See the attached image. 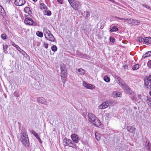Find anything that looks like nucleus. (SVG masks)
<instances>
[{
  "label": "nucleus",
  "mask_w": 151,
  "mask_h": 151,
  "mask_svg": "<svg viewBox=\"0 0 151 151\" xmlns=\"http://www.w3.org/2000/svg\"><path fill=\"white\" fill-rule=\"evenodd\" d=\"M119 83L125 92L131 95H133V91H132L130 88L123 81L120 80Z\"/></svg>",
  "instance_id": "f257e3e1"
},
{
  "label": "nucleus",
  "mask_w": 151,
  "mask_h": 151,
  "mask_svg": "<svg viewBox=\"0 0 151 151\" xmlns=\"http://www.w3.org/2000/svg\"><path fill=\"white\" fill-rule=\"evenodd\" d=\"M22 135L20 139V140L22 142L23 144L26 147H28L29 146V143L28 137L27 133H22Z\"/></svg>",
  "instance_id": "f03ea898"
},
{
  "label": "nucleus",
  "mask_w": 151,
  "mask_h": 151,
  "mask_svg": "<svg viewBox=\"0 0 151 151\" xmlns=\"http://www.w3.org/2000/svg\"><path fill=\"white\" fill-rule=\"evenodd\" d=\"M144 84L148 89H151V75L145 77ZM149 94L151 96V90L149 92Z\"/></svg>",
  "instance_id": "7ed1b4c3"
},
{
  "label": "nucleus",
  "mask_w": 151,
  "mask_h": 151,
  "mask_svg": "<svg viewBox=\"0 0 151 151\" xmlns=\"http://www.w3.org/2000/svg\"><path fill=\"white\" fill-rule=\"evenodd\" d=\"M63 143L65 146H68L72 147L73 148L76 149V145L72 141L68 139H64L63 140Z\"/></svg>",
  "instance_id": "20e7f679"
},
{
  "label": "nucleus",
  "mask_w": 151,
  "mask_h": 151,
  "mask_svg": "<svg viewBox=\"0 0 151 151\" xmlns=\"http://www.w3.org/2000/svg\"><path fill=\"white\" fill-rule=\"evenodd\" d=\"M67 74V70L61 71V77L62 80L64 83L66 81Z\"/></svg>",
  "instance_id": "39448f33"
},
{
  "label": "nucleus",
  "mask_w": 151,
  "mask_h": 151,
  "mask_svg": "<svg viewBox=\"0 0 151 151\" xmlns=\"http://www.w3.org/2000/svg\"><path fill=\"white\" fill-rule=\"evenodd\" d=\"M24 23L26 24L32 25L33 24L34 21L30 18L27 17L25 19Z\"/></svg>",
  "instance_id": "423d86ee"
},
{
  "label": "nucleus",
  "mask_w": 151,
  "mask_h": 151,
  "mask_svg": "<svg viewBox=\"0 0 151 151\" xmlns=\"http://www.w3.org/2000/svg\"><path fill=\"white\" fill-rule=\"evenodd\" d=\"M71 137L73 141L76 143H77L80 140L79 137L76 134H72L71 136Z\"/></svg>",
  "instance_id": "0eeeda50"
},
{
  "label": "nucleus",
  "mask_w": 151,
  "mask_h": 151,
  "mask_svg": "<svg viewBox=\"0 0 151 151\" xmlns=\"http://www.w3.org/2000/svg\"><path fill=\"white\" fill-rule=\"evenodd\" d=\"M88 120L91 121L92 123L97 118L93 114L91 113H88Z\"/></svg>",
  "instance_id": "6e6552de"
},
{
  "label": "nucleus",
  "mask_w": 151,
  "mask_h": 151,
  "mask_svg": "<svg viewBox=\"0 0 151 151\" xmlns=\"http://www.w3.org/2000/svg\"><path fill=\"white\" fill-rule=\"evenodd\" d=\"M70 4L73 8L75 10H77L79 9V4L77 3L75 1H74L72 2H71Z\"/></svg>",
  "instance_id": "1a4fd4ad"
},
{
  "label": "nucleus",
  "mask_w": 151,
  "mask_h": 151,
  "mask_svg": "<svg viewBox=\"0 0 151 151\" xmlns=\"http://www.w3.org/2000/svg\"><path fill=\"white\" fill-rule=\"evenodd\" d=\"M25 2V0H16L14 3L17 6H20L24 5Z\"/></svg>",
  "instance_id": "9d476101"
},
{
  "label": "nucleus",
  "mask_w": 151,
  "mask_h": 151,
  "mask_svg": "<svg viewBox=\"0 0 151 151\" xmlns=\"http://www.w3.org/2000/svg\"><path fill=\"white\" fill-rule=\"evenodd\" d=\"M37 101L38 103L46 105L47 101L43 97H40L37 98Z\"/></svg>",
  "instance_id": "9b49d317"
},
{
  "label": "nucleus",
  "mask_w": 151,
  "mask_h": 151,
  "mask_svg": "<svg viewBox=\"0 0 151 151\" xmlns=\"http://www.w3.org/2000/svg\"><path fill=\"white\" fill-rule=\"evenodd\" d=\"M46 38L51 42H53L55 40V38L52 35L51 33L49 35L45 36Z\"/></svg>",
  "instance_id": "f8f14e48"
},
{
  "label": "nucleus",
  "mask_w": 151,
  "mask_h": 151,
  "mask_svg": "<svg viewBox=\"0 0 151 151\" xmlns=\"http://www.w3.org/2000/svg\"><path fill=\"white\" fill-rule=\"evenodd\" d=\"M92 123L95 126L98 127H99L100 126L101 124V123L100 121L98 118H97V119H96L95 120L92 122Z\"/></svg>",
  "instance_id": "ddd939ff"
},
{
  "label": "nucleus",
  "mask_w": 151,
  "mask_h": 151,
  "mask_svg": "<svg viewBox=\"0 0 151 151\" xmlns=\"http://www.w3.org/2000/svg\"><path fill=\"white\" fill-rule=\"evenodd\" d=\"M83 84L85 87L88 89H92L94 88V86L91 84L86 83L85 81L83 82Z\"/></svg>",
  "instance_id": "4468645a"
},
{
  "label": "nucleus",
  "mask_w": 151,
  "mask_h": 151,
  "mask_svg": "<svg viewBox=\"0 0 151 151\" xmlns=\"http://www.w3.org/2000/svg\"><path fill=\"white\" fill-rule=\"evenodd\" d=\"M108 106V103L104 102H103L102 104L99 106V109H104L106 108Z\"/></svg>",
  "instance_id": "2eb2a0df"
},
{
  "label": "nucleus",
  "mask_w": 151,
  "mask_h": 151,
  "mask_svg": "<svg viewBox=\"0 0 151 151\" xmlns=\"http://www.w3.org/2000/svg\"><path fill=\"white\" fill-rule=\"evenodd\" d=\"M127 131L129 132L132 133H133L135 131L136 128H133L131 126H127Z\"/></svg>",
  "instance_id": "dca6fc26"
},
{
  "label": "nucleus",
  "mask_w": 151,
  "mask_h": 151,
  "mask_svg": "<svg viewBox=\"0 0 151 151\" xmlns=\"http://www.w3.org/2000/svg\"><path fill=\"white\" fill-rule=\"evenodd\" d=\"M24 11L25 12L28 13L30 15L32 14L31 11L28 7H25L24 9Z\"/></svg>",
  "instance_id": "f3484780"
},
{
  "label": "nucleus",
  "mask_w": 151,
  "mask_h": 151,
  "mask_svg": "<svg viewBox=\"0 0 151 151\" xmlns=\"http://www.w3.org/2000/svg\"><path fill=\"white\" fill-rule=\"evenodd\" d=\"M144 42H145V43H147V44H151V37H146L145 38V40Z\"/></svg>",
  "instance_id": "a211bd4d"
},
{
  "label": "nucleus",
  "mask_w": 151,
  "mask_h": 151,
  "mask_svg": "<svg viewBox=\"0 0 151 151\" xmlns=\"http://www.w3.org/2000/svg\"><path fill=\"white\" fill-rule=\"evenodd\" d=\"M40 8L41 10H46L47 9V7L45 5L44 3H40Z\"/></svg>",
  "instance_id": "6ab92c4d"
},
{
  "label": "nucleus",
  "mask_w": 151,
  "mask_h": 151,
  "mask_svg": "<svg viewBox=\"0 0 151 151\" xmlns=\"http://www.w3.org/2000/svg\"><path fill=\"white\" fill-rule=\"evenodd\" d=\"M43 32L45 37L46 35H48L51 33L50 31L47 29L46 28H44Z\"/></svg>",
  "instance_id": "aec40b11"
},
{
  "label": "nucleus",
  "mask_w": 151,
  "mask_h": 151,
  "mask_svg": "<svg viewBox=\"0 0 151 151\" xmlns=\"http://www.w3.org/2000/svg\"><path fill=\"white\" fill-rule=\"evenodd\" d=\"M146 100L148 106L150 107H151V98L150 97H147Z\"/></svg>",
  "instance_id": "412c9836"
},
{
  "label": "nucleus",
  "mask_w": 151,
  "mask_h": 151,
  "mask_svg": "<svg viewBox=\"0 0 151 151\" xmlns=\"http://www.w3.org/2000/svg\"><path fill=\"white\" fill-rule=\"evenodd\" d=\"M151 56V51L146 52L145 54L143 55L142 58H145Z\"/></svg>",
  "instance_id": "4be33fe9"
},
{
  "label": "nucleus",
  "mask_w": 151,
  "mask_h": 151,
  "mask_svg": "<svg viewBox=\"0 0 151 151\" xmlns=\"http://www.w3.org/2000/svg\"><path fill=\"white\" fill-rule=\"evenodd\" d=\"M95 136L96 139L98 140L99 141L101 138V135L99 133L97 132H96L95 133Z\"/></svg>",
  "instance_id": "5701e85b"
},
{
  "label": "nucleus",
  "mask_w": 151,
  "mask_h": 151,
  "mask_svg": "<svg viewBox=\"0 0 151 151\" xmlns=\"http://www.w3.org/2000/svg\"><path fill=\"white\" fill-rule=\"evenodd\" d=\"M78 71L80 75H83L85 73V71L82 68H80L78 69Z\"/></svg>",
  "instance_id": "b1692460"
},
{
  "label": "nucleus",
  "mask_w": 151,
  "mask_h": 151,
  "mask_svg": "<svg viewBox=\"0 0 151 151\" xmlns=\"http://www.w3.org/2000/svg\"><path fill=\"white\" fill-rule=\"evenodd\" d=\"M0 13L2 16H4L5 14L4 10L3 7L0 5Z\"/></svg>",
  "instance_id": "393cba45"
},
{
  "label": "nucleus",
  "mask_w": 151,
  "mask_h": 151,
  "mask_svg": "<svg viewBox=\"0 0 151 151\" xmlns=\"http://www.w3.org/2000/svg\"><path fill=\"white\" fill-rule=\"evenodd\" d=\"M140 23V22L139 21L136 19H133L132 25H138Z\"/></svg>",
  "instance_id": "a878e982"
},
{
  "label": "nucleus",
  "mask_w": 151,
  "mask_h": 151,
  "mask_svg": "<svg viewBox=\"0 0 151 151\" xmlns=\"http://www.w3.org/2000/svg\"><path fill=\"white\" fill-rule=\"evenodd\" d=\"M60 66L61 71L67 70L64 64H63L62 65V64H61Z\"/></svg>",
  "instance_id": "bb28decb"
},
{
  "label": "nucleus",
  "mask_w": 151,
  "mask_h": 151,
  "mask_svg": "<svg viewBox=\"0 0 151 151\" xmlns=\"http://www.w3.org/2000/svg\"><path fill=\"white\" fill-rule=\"evenodd\" d=\"M31 133L37 139L39 137L38 134L35 131L32 130Z\"/></svg>",
  "instance_id": "cd10ccee"
},
{
  "label": "nucleus",
  "mask_w": 151,
  "mask_h": 151,
  "mask_svg": "<svg viewBox=\"0 0 151 151\" xmlns=\"http://www.w3.org/2000/svg\"><path fill=\"white\" fill-rule=\"evenodd\" d=\"M51 14V11L48 10L47 11L45 10L44 12V15H47V16H50Z\"/></svg>",
  "instance_id": "c85d7f7f"
},
{
  "label": "nucleus",
  "mask_w": 151,
  "mask_h": 151,
  "mask_svg": "<svg viewBox=\"0 0 151 151\" xmlns=\"http://www.w3.org/2000/svg\"><path fill=\"white\" fill-rule=\"evenodd\" d=\"M118 29L117 27H116L115 26H114L110 29V31L111 32H114L117 31Z\"/></svg>",
  "instance_id": "c756f323"
},
{
  "label": "nucleus",
  "mask_w": 151,
  "mask_h": 151,
  "mask_svg": "<svg viewBox=\"0 0 151 151\" xmlns=\"http://www.w3.org/2000/svg\"><path fill=\"white\" fill-rule=\"evenodd\" d=\"M37 35L40 37H42L43 36V34L42 32H40L38 31L37 32H36Z\"/></svg>",
  "instance_id": "7c9ffc66"
},
{
  "label": "nucleus",
  "mask_w": 151,
  "mask_h": 151,
  "mask_svg": "<svg viewBox=\"0 0 151 151\" xmlns=\"http://www.w3.org/2000/svg\"><path fill=\"white\" fill-rule=\"evenodd\" d=\"M139 68V65L138 64H136L133 66L132 68V69L133 70H136L138 69Z\"/></svg>",
  "instance_id": "2f4dec72"
},
{
  "label": "nucleus",
  "mask_w": 151,
  "mask_h": 151,
  "mask_svg": "<svg viewBox=\"0 0 151 151\" xmlns=\"http://www.w3.org/2000/svg\"><path fill=\"white\" fill-rule=\"evenodd\" d=\"M137 40L139 42H144L145 38H142L141 37H139L137 38Z\"/></svg>",
  "instance_id": "473e14b6"
},
{
  "label": "nucleus",
  "mask_w": 151,
  "mask_h": 151,
  "mask_svg": "<svg viewBox=\"0 0 151 151\" xmlns=\"http://www.w3.org/2000/svg\"><path fill=\"white\" fill-rule=\"evenodd\" d=\"M104 79L106 82H109L110 81L109 78L106 76L104 77Z\"/></svg>",
  "instance_id": "72a5a7b5"
},
{
  "label": "nucleus",
  "mask_w": 151,
  "mask_h": 151,
  "mask_svg": "<svg viewBox=\"0 0 151 151\" xmlns=\"http://www.w3.org/2000/svg\"><path fill=\"white\" fill-rule=\"evenodd\" d=\"M52 50L54 52H56L57 50V47L55 45H53L51 47Z\"/></svg>",
  "instance_id": "f704fd0d"
},
{
  "label": "nucleus",
  "mask_w": 151,
  "mask_h": 151,
  "mask_svg": "<svg viewBox=\"0 0 151 151\" xmlns=\"http://www.w3.org/2000/svg\"><path fill=\"white\" fill-rule=\"evenodd\" d=\"M126 19V21H127V22L130 24H131L132 25L133 21V19Z\"/></svg>",
  "instance_id": "c9c22d12"
},
{
  "label": "nucleus",
  "mask_w": 151,
  "mask_h": 151,
  "mask_svg": "<svg viewBox=\"0 0 151 151\" xmlns=\"http://www.w3.org/2000/svg\"><path fill=\"white\" fill-rule=\"evenodd\" d=\"M6 34H2L1 35V38L4 40H5L6 39Z\"/></svg>",
  "instance_id": "e433bc0d"
},
{
  "label": "nucleus",
  "mask_w": 151,
  "mask_h": 151,
  "mask_svg": "<svg viewBox=\"0 0 151 151\" xmlns=\"http://www.w3.org/2000/svg\"><path fill=\"white\" fill-rule=\"evenodd\" d=\"M3 47L4 50L5 52L8 47V45H3Z\"/></svg>",
  "instance_id": "4c0bfd02"
},
{
  "label": "nucleus",
  "mask_w": 151,
  "mask_h": 151,
  "mask_svg": "<svg viewBox=\"0 0 151 151\" xmlns=\"http://www.w3.org/2000/svg\"><path fill=\"white\" fill-rule=\"evenodd\" d=\"M14 96L18 97L19 96V94L18 92L17 91H15L14 93Z\"/></svg>",
  "instance_id": "58836bf2"
},
{
  "label": "nucleus",
  "mask_w": 151,
  "mask_h": 151,
  "mask_svg": "<svg viewBox=\"0 0 151 151\" xmlns=\"http://www.w3.org/2000/svg\"><path fill=\"white\" fill-rule=\"evenodd\" d=\"M82 57L85 59H87L88 58V56L87 55L84 54L82 55Z\"/></svg>",
  "instance_id": "ea45409f"
},
{
  "label": "nucleus",
  "mask_w": 151,
  "mask_h": 151,
  "mask_svg": "<svg viewBox=\"0 0 151 151\" xmlns=\"http://www.w3.org/2000/svg\"><path fill=\"white\" fill-rule=\"evenodd\" d=\"M115 18L118 19H119V20H124V21H126V19H125L121 18L120 17H115Z\"/></svg>",
  "instance_id": "a19ab883"
},
{
  "label": "nucleus",
  "mask_w": 151,
  "mask_h": 151,
  "mask_svg": "<svg viewBox=\"0 0 151 151\" xmlns=\"http://www.w3.org/2000/svg\"><path fill=\"white\" fill-rule=\"evenodd\" d=\"M145 148L147 150H149L150 149V146H149V143H148L145 146Z\"/></svg>",
  "instance_id": "79ce46f5"
},
{
  "label": "nucleus",
  "mask_w": 151,
  "mask_h": 151,
  "mask_svg": "<svg viewBox=\"0 0 151 151\" xmlns=\"http://www.w3.org/2000/svg\"><path fill=\"white\" fill-rule=\"evenodd\" d=\"M116 94L118 97H120L122 95L121 93L120 92H117L116 93Z\"/></svg>",
  "instance_id": "37998d69"
},
{
  "label": "nucleus",
  "mask_w": 151,
  "mask_h": 151,
  "mask_svg": "<svg viewBox=\"0 0 151 151\" xmlns=\"http://www.w3.org/2000/svg\"><path fill=\"white\" fill-rule=\"evenodd\" d=\"M48 44L47 43H44V46L46 48H47L48 47Z\"/></svg>",
  "instance_id": "c03bdc74"
},
{
  "label": "nucleus",
  "mask_w": 151,
  "mask_h": 151,
  "mask_svg": "<svg viewBox=\"0 0 151 151\" xmlns=\"http://www.w3.org/2000/svg\"><path fill=\"white\" fill-rule=\"evenodd\" d=\"M17 49L18 51H19L20 52H21V50L22 51H23L22 50L19 46L17 47Z\"/></svg>",
  "instance_id": "a18cd8bd"
},
{
  "label": "nucleus",
  "mask_w": 151,
  "mask_h": 151,
  "mask_svg": "<svg viewBox=\"0 0 151 151\" xmlns=\"http://www.w3.org/2000/svg\"><path fill=\"white\" fill-rule=\"evenodd\" d=\"M110 40L111 42H114L115 40L112 38L110 37Z\"/></svg>",
  "instance_id": "49530a36"
},
{
  "label": "nucleus",
  "mask_w": 151,
  "mask_h": 151,
  "mask_svg": "<svg viewBox=\"0 0 151 151\" xmlns=\"http://www.w3.org/2000/svg\"><path fill=\"white\" fill-rule=\"evenodd\" d=\"M86 17H88L90 16V14L88 11H86Z\"/></svg>",
  "instance_id": "de8ad7c7"
},
{
  "label": "nucleus",
  "mask_w": 151,
  "mask_h": 151,
  "mask_svg": "<svg viewBox=\"0 0 151 151\" xmlns=\"http://www.w3.org/2000/svg\"><path fill=\"white\" fill-rule=\"evenodd\" d=\"M143 6L144 7H145L147 8L150 9V6H149L148 5H146L143 4Z\"/></svg>",
  "instance_id": "09e8293b"
},
{
  "label": "nucleus",
  "mask_w": 151,
  "mask_h": 151,
  "mask_svg": "<svg viewBox=\"0 0 151 151\" xmlns=\"http://www.w3.org/2000/svg\"><path fill=\"white\" fill-rule=\"evenodd\" d=\"M12 45L14 47H16V48H17V47L18 46L17 45H16L14 42L12 44Z\"/></svg>",
  "instance_id": "8fccbe9b"
},
{
  "label": "nucleus",
  "mask_w": 151,
  "mask_h": 151,
  "mask_svg": "<svg viewBox=\"0 0 151 151\" xmlns=\"http://www.w3.org/2000/svg\"><path fill=\"white\" fill-rule=\"evenodd\" d=\"M58 3H60V4H63V0H57Z\"/></svg>",
  "instance_id": "3c124183"
},
{
  "label": "nucleus",
  "mask_w": 151,
  "mask_h": 151,
  "mask_svg": "<svg viewBox=\"0 0 151 151\" xmlns=\"http://www.w3.org/2000/svg\"><path fill=\"white\" fill-rule=\"evenodd\" d=\"M147 65H150L151 66V60H149L147 63Z\"/></svg>",
  "instance_id": "603ef678"
},
{
  "label": "nucleus",
  "mask_w": 151,
  "mask_h": 151,
  "mask_svg": "<svg viewBox=\"0 0 151 151\" xmlns=\"http://www.w3.org/2000/svg\"><path fill=\"white\" fill-rule=\"evenodd\" d=\"M37 139H38L39 141L40 142V143H42V141L41 140V139H40V137H38V138H37Z\"/></svg>",
  "instance_id": "864d4df0"
},
{
  "label": "nucleus",
  "mask_w": 151,
  "mask_h": 151,
  "mask_svg": "<svg viewBox=\"0 0 151 151\" xmlns=\"http://www.w3.org/2000/svg\"><path fill=\"white\" fill-rule=\"evenodd\" d=\"M69 4L71 3V2H72L74 0H68Z\"/></svg>",
  "instance_id": "5fc2aeb1"
},
{
  "label": "nucleus",
  "mask_w": 151,
  "mask_h": 151,
  "mask_svg": "<svg viewBox=\"0 0 151 151\" xmlns=\"http://www.w3.org/2000/svg\"><path fill=\"white\" fill-rule=\"evenodd\" d=\"M11 1V0H7L6 2L9 4L10 3Z\"/></svg>",
  "instance_id": "6e6d98bb"
},
{
  "label": "nucleus",
  "mask_w": 151,
  "mask_h": 151,
  "mask_svg": "<svg viewBox=\"0 0 151 151\" xmlns=\"http://www.w3.org/2000/svg\"><path fill=\"white\" fill-rule=\"evenodd\" d=\"M138 97L140 99L141 97V95H138Z\"/></svg>",
  "instance_id": "4d7b16f0"
},
{
  "label": "nucleus",
  "mask_w": 151,
  "mask_h": 151,
  "mask_svg": "<svg viewBox=\"0 0 151 151\" xmlns=\"http://www.w3.org/2000/svg\"><path fill=\"white\" fill-rule=\"evenodd\" d=\"M127 67V66H126V65H125V66H124V68H126V67Z\"/></svg>",
  "instance_id": "13d9d810"
},
{
  "label": "nucleus",
  "mask_w": 151,
  "mask_h": 151,
  "mask_svg": "<svg viewBox=\"0 0 151 151\" xmlns=\"http://www.w3.org/2000/svg\"><path fill=\"white\" fill-rule=\"evenodd\" d=\"M33 1H34V2H36V1L37 0H32Z\"/></svg>",
  "instance_id": "bf43d9fd"
}]
</instances>
